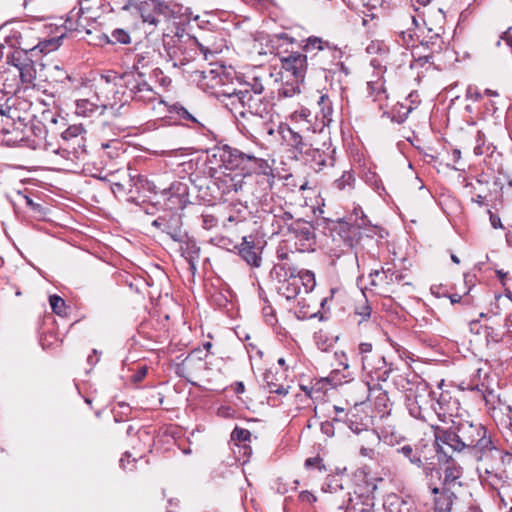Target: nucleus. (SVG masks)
Listing matches in <instances>:
<instances>
[{"label": "nucleus", "mask_w": 512, "mask_h": 512, "mask_svg": "<svg viewBox=\"0 0 512 512\" xmlns=\"http://www.w3.org/2000/svg\"><path fill=\"white\" fill-rule=\"evenodd\" d=\"M278 132L283 143L291 148L294 158L297 160L309 156V152L316 144L314 139L316 131L315 129L311 130L308 125L292 128L288 124H280Z\"/></svg>", "instance_id": "7"}, {"label": "nucleus", "mask_w": 512, "mask_h": 512, "mask_svg": "<svg viewBox=\"0 0 512 512\" xmlns=\"http://www.w3.org/2000/svg\"><path fill=\"white\" fill-rule=\"evenodd\" d=\"M278 258L282 261L276 263L271 272V278L276 282V289L279 294L287 300L295 299L300 293V280L297 279V266L293 265L291 255L278 251Z\"/></svg>", "instance_id": "5"}, {"label": "nucleus", "mask_w": 512, "mask_h": 512, "mask_svg": "<svg viewBox=\"0 0 512 512\" xmlns=\"http://www.w3.org/2000/svg\"><path fill=\"white\" fill-rule=\"evenodd\" d=\"M19 71L21 81L26 84H30L36 77V70L32 61L25 59V62L14 63Z\"/></svg>", "instance_id": "34"}, {"label": "nucleus", "mask_w": 512, "mask_h": 512, "mask_svg": "<svg viewBox=\"0 0 512 512\" xmlns=\"http://www.w3.org/2000/svg\"><path fill=\"white\" fill-rule=\"evenodd\" d=\"M436 404L438 408L433 405V411L441 420H444L447 415L452 416L458 411L460 405L458 399L452 398L448 392H442Z\"/></svg>", "instance_id": "23"}, {"label": "nucleus", "mask_w": 512, "mask_h": 512, "mask_svg": "<svg viewBox=\"0 0 512 512\" xmlns=\"http://www.w3.org/2000/svg\"><path fill=\"white\" fill-rule=\"evenodd\" d=\"M434 436L438 453L443 452V445L457 452L467 450L481 464L478 470H483L487 475L494 473L501 451L482 424L467 420L452 421L448 429L435 427Z\"/></svg>", "instance_id": "1"}, {"label": "nucleus", "mask_w": 512, "mask_h": 512, "mask_svg": "<svg viewBox=\"0 0 512 512\" xmlns=\"http://www.w3.org/2000/svg\"><path fill=\"white\" fill-rule=\"evenodd\" d=\"M1 143L8 146H22L37 149V140H31L27 133V124L19 116L16 108L0 104Z\"/></svg>", "instance_id": "3"}, {"label": "nucleus", "mask_w": 512, "mask_h": 512, "mask_svg": "<svg viewBox=\"0 0 512 512\" xmlns=\"http://www.w3.org/2000/svg\"><path fill=\"white\" fill-rule=\"evenodd\" d=\"M138 1L139 0H123L122 1L123 5L121 6V9L124 11H128L135 5H138Z\"/></svg>", "instance_id": "62"}, {"label": "nucleus", "mask_w": 512, "mask_h": 512, "mask_svg": "<svg viewBox=\"0 0 512 512\" xmlns=\"http://www.w3.org/2000/svg\"><path fill=\"white\" fill-rule=\"evenodd\" d=\"M456 498L455 494L450 490L449 487H443L441 495L434 499V511L435 512H450L453 499Z\"/></svg>", "instance_id": "30"}, {"label": "nucleus", "mask_w": 512, "mask_h": 512, "mask_svg": "<svg viewBox=\"0 0 512 512\" xmlns=\"http://www.w3.org/2000/svg\"><path fill=\"white\" fill-rule=\"evenodd\" d=\"M280 378L281 376H279L277 372H274L271 369L266 370L263 374V382L269 393L285 396L288 394V387H284L279 383Z\"/></svg>", "instance_id": "27"}, {"label": "nucleus", "mask_w": 512, "mask_h": 512, "mask_svg": "<svg viewBox=\"0 0 512 512\" xmlns=\"http://www.w3.org/2000/svg\"><path fill=\"white\" fill-rule=\"evenodd\" d=\"M217 156L227 169L244 171L246 184L243 193L261 200L272 190L275 181L274 169L258 153L223 145L216 149L214 157Z\"/></svg>", "instance_id": "2"}, {"label": "nucleus", "mask_w": 512, "mask_h": 512, "mask_svg": "<svg viewBox=\"0 0 512 512\" xmlns=\"http://www.w3.org/2000/svg\"><path fill=\"white\" fill-rule=\"evenodd\" d=\"M183 250V254L187 259L191 269H196V262L200 257V247L197 245L196 241L193 239H185L184 246H181Z\"/></svg>", "instance_id": "32"}, {"label": "nucleus", "mask_w": 512, "mask_h": 512, "mask_svg": "<svg viewBox=\"0 0 512 512\" xmlns=\"http://www.w3.org/2000/svg\"><path fill=\"white\" fill-rule=\"evenodd\" d=\"M240 257L251 267H260L262 263V246L255 243L252 236L243 237L238 246Z\"/></svg>", "instance_id": "18"}, {"label": "nucleus", "mask_w": 512, "mask_h": 512, "mask_svg": "<svg viewBox=\"0 0 512 512\" xmlns=\"http://www.w3.org/2000/svg\"><path fill=\"white\" fill-rule=\"evenodd\" d=\"M154 56V50H147L141 53H137L135 55L131 71H140V69L151 66L153 64Z\"/></svg>", "instance_id": "38"}, {"label": "nucleus", "mask_w": 512, "mask_h": 512, "mask_svg": "<svg viewBox=\"0 0 512 512\" xmlns=\"http://www.w3.org/2000/svg\"><path fill=\"white\" fill-rule=\"evenodd\" d=\"M57 41H58V40H56V39H51V40H49V41H46V42L42 43L43 47L41 48V50H42V51H43V50H48V51H50V50L55 49V48H56V43H57Z\"/></svg>", "instance_id": "63"}, {"label": "nucleus", "mask_w": 512, "mask_h": 512, "mask_svg": "<svg viewBox=\"0 0 512 512\" xmlns=\"http://www.w3.org/2000/svg\"><path fill=\"white\" fill-rule=\"evenodd\" d=\"M135 184L136 185L140 184V188L147 189L148 191L153 192L155 194L158 193L156 185L153 182L149 181L143 175H138L137 176V182Z\"/></svg>", "instance_id": "53"}, {"label": "nucleus", "mask_w": 512, "mask_h": 512, "mask_svg": "<svg viewBox=\"0 0 512 512\" xmlns=\"http://www.w3.org/2000/svg\"><path fill=\"white\" fill-rule=\"evenodd\" d=\"M111 43L128 44L131 41L130 35L123 29H116L111 34Z\"/></svg>", "instance_id": "47"}, {"label": "nucleus", "mask_w": 512, "mask_h": 512, "mask_svg": "<svg viewBox=\"0 0 512 512\" xmlns=\"http://www.w3.org/2000/svg\"><path fill=\"white\" fill-rule=\"evenodd\" d=\"M482 94L478 91L477 87L474 86H468L466 90V98L470 99L472 101H479L482 99Z\"/></svg>", "instance_id": "54"}, {"label": "nucleus", "mask_w": 512, "mask_h": 512, "mask_svg": "<svg viewBox=\"0 0 512 512\" xmlns=\"http://www.w3.org/2000/svg\"><path fill=\"white\" fill-rule=\"evenodd\" d=\"M251 436V432L248 429L238 426H236L231 433V439L233 441L243 443L245 455L251 454V448L246 445V443L250 441Z\"/></svg>", "instance_id": "39"}, {"label": "nucleus", "mask_w": 512, "mask_h": 512, "mask_svg": "<svg viewBox=\"0 0 512 512\" xmlns=\"http://www.w3.org/2000/svg\"><path fill=\"white\" fill-rule=\"evenodd\" d=\"M281 65L282 69L285 72L291 73L297 81H303L308 67L310 66L308 53L302 54L298 51L291 52L281 57Z\"/></svg>", "instance_id": "15"}, {"label": "nucleus", "mask_w": 512, "mask_h": 512, "mask_svg": "<svg viewBox=\"0 0 512 512\" xmlns=\"http://www.w3.org/2000/svg\"><path fill=\"white\" fill-rule=\"evenodd\" d=\"M176 112L177 114L182 118V119H185V120H188V121H192V122H195L197 123L198 121L194 118V116L192 114H190L188 112V110L184 107H179V108H176Z\"/></svg>", "instance_id": "57"}, {"label": "nucleus", "mask_w": 512, "mask_h": 512, "mask_svg": "<svg viewBox=\"0 0 512 512\" xmlns=\"http://www.w3.org/2000/svg\"><path fill=\"white\" fill-rule=\"evenodd\" d=\"M303 51L308 53L310 66L314 70H329L331 65L342 58L339 48L316 36L307 38Z\"/></svg>", "instance_id": "6"}, {"label": "nucleus", "mask_w": 512, "mask_h": 512, "mask_svg": "<svg viewBox=\"0 0 512 512\" xmlns=\"http://www.w3.org/2000/svg\"><path fill=\"white\" fill-rule=\"evenodd\" d=\"M200 219L202 227L206 230H210L218 225V219L212 214L203 213Z\"/></svg>", "instance_id": "51"}, {"label": "nucleus", "mask_w": 512, "mask_h": 512, "mask_svg": "<svg viewBox=\"0 0 512 512\" xmlns=\"http://www.w3.org/2000/svg\"><path fill=\"white\" fill-rule=\"evenodd\" d=\"M85 132L82 125H71L65 131L62 132V138L66 141L75 140V142L80 146L83 141L82 134Z\"/></svg>", "instance_id": "41"}, {"label": "nucleus", "mask_w": 512, "mask_h": 512, "mask_svg": "<svg viewBox=\"0 0 512 512\" xmlns=\"http://www.w3.org/2000/svg\"><path fill=\"white\" fill-rule=\"evenodd\" d=\"M335 148L331 145L323 143V148L313 147L309 152V156H305L302 161L309 165L315 172H320L327 167L334 166Z\"/></svg>", "instance_id": "13"}, {"label": "nucleus", "mask_w": 512, "mask_h": 512, "mask_svg": "<svg viewBox=\"0 0 512 512\" xmlns=\"http://www.w3.org/2000/svg\"><path fill=\"white\" fill-rule=\"evenodd\" d=\"M355 314L360 316L359 323L364 320H367L371 315V307L368 304L367 300L363 301L361 304L355 307Z\"/></svg>", "instance_id": "50"}, {"label": "nucleus", "mask_w": 512, "mask_h": 512, "mask_svg": "<svg viewBox=\"0 0 512 512\" xmlns=\"http://www.w3.org/2000/svg\"><path fill=\"white\" fill-rule=\"evenodd\" d=\"M431 292H432V294H434V295H435V296H437V297H447V295H448V294L443 290V288H442V287H440V286H438V287H437V286H433V287H431Z\"/></svg>", "instance_id": "64"}, {"label": "nucleus", "mask_w": 512, "mask_h": 512, "mask_svg": "<svg viewBox=\"0 0 512 512\" xmlns=\"http://www.w3.org/2000/svg\"><path fill=\"white\" fill-rule=\"evenodd\" d=\"M297 279L300 280L299 285L301 291L304 290L305 293H309L315 287L316 281L314 273L309 270L299 269L297 267L296 273Z\"/></svg>", "instance_id": "37"}, {"label": "nucleus", "mask_w": 512, "mask_h": 512, "mask_svg": "<svg viewBox=\"0 0 512 512\" xmlns=\"http://www.w3.org/2000/svg\"><path fill=\"white\" fill-rule=\"evenodd\" d=\"M362 368L372 380L385 382L393 371V364L387 363L385 357L376 353L362 358Z\"/></svg>", "instance_id": "12"}, {"label": "nucleus", "mask_w": 512, "mask_h": 512, "mask_svg": "<svg viewBox=\"0 0 512 512\" xmlns=\"http://www.w3.org/2000/svg\"><path fill=\"white\" fill-rule=\"evenodd\" d=\"M163 232L170 236L175 242H184L187 233L182 229V217L178 213H169L165 218Z\"/></svg>", "instance_id": "21"}, {"label": "nucleus", "mask_w": 512, "mask_h": 512, "mask_svg": "<svg viewBox=\"0 0 512 512\" xmlns=\"http://www.w3.org/2000/svg\"><path fill=\"white\" fill-rule=\"evenodd\" d=\"M118 102L116 100L107 98L105 101L100 103L93 102L89 99H79L76 101V113L84 117H92L95 115H102L105 110H117L116 106Z\"/></svg>", "instance_id": "17"}, {"label": "nucleus", "mask_w": 512, "mask_h": 512, "mask_svg": "<svg viewBox=\"0 0 512 512\" xmlns=\"http://www.w3.org/2000/svg\"><path fill=\"white\" fill-rule=\"evenodd\" d=\"M299 500L303 503L312 504L316 501V497L309 491H302L299 494Z\"/></svg>", "instance_id": "58"}, {"label": "nucleus", "mask_w": 512, "mask_h": 512, "mask_svg": "<svg viewBox=\"0 0 512 512\" xmlns=\"http://www.w3.org/2000/svg\"><path fill=\"white\" fill-rule=\"evenodd\" d=\"M444 41L439 32L432 33V29H429V34L424 36L418 46L420 50H429L430 54L439 53L442 51Z\"/></svg>", "instance_id": "28"}, {"label": "nucleus", "mask_w": 512, "mask_h": 512, "mask_svg": "<svg viewBox=\"0 0 512 512\" xmlns=\"http://www.w3.org/2000/svg\"><path fill=\"white\" fill-rule=\"evenodd\" d=\"M221 70L222 67L217 69H209V70H192L191 73L198 75V81L204 82L203 85L211 86L218 84L221 82Z\"/></svg>", "instance_id": "31"}, {"label": "nucleus", "mask_w": 512, "mask_h": 512, "mask_svg": "<svg viewBox=\"0 0 512 512\" xmlns=\"http://www.w3.org/2000/svg\"><path fill=\"white\" fill-rule=\"evenodd\" d=\"M50 306L52 308V311L58 315H62L65 310V302L64 300L58 296V295H51L49 297Z\"/></svg>", "instance_id": "46"}, {"label": "nucleus", "mask_w": 512, "mask_h": 512, "mask_svg": "<svg viewBox=\"0 0 512 512\" xmlns=\"http://www.w3.org/2000/svg\"><path fill=\"white\" fill-rule=\"evenodd\" d=\"M165 218H166V215H163V216H159L157 219H155L153 222H152V225L158 229H160L162 232H163V228L165 226Z\"/></svg>", "instance_id": "61"}, {"label": "nucleus", "mask_w": 512, "mask_h": 512, "mask_svg": "<svg viewBox=\"0 0 512 512\" xmlns=\"http://www.w3.org/2000/svg\"><path fill=\"white\" fill-rule=\"evenodd\" d=\"M153 74L156 78H158V76L161 75V78L159 79L161 86L167 87L171 83V79L167 76H164L161 69H159V68L154 69Z\"/></svg>", "instance_id": "59"}, {"label": "nucleus", "mask_w": 512, "mask_h": 512, "mask_svg": "<svg viewBox=\"0 0 512 512\" xmlns=\"http://www.w3.org/2000/svg\"><path fill=\"white\" fill-rule=\"evenodd\" d=\"M125 183H122L120 181H112L111 182V189L114 194L116 193H122L125 192L127 189V186H132V182H134L135 177L131 176L130 174L126 176Z\"/></svg>", "instance_id": "48"}, {"label": "nucleus", "mask_w": 512, "mask_h": 512, "mask_svg": "<svg viewBox=\"0 0 512 512\" xmlns=\"http://www.w3.org/2000/svg\"><path fill=\"white\" fill-rule=\"evenodd\" d=\"M359 353L361 355V359L365 357V355H374L375 353L372 351V344L363 342L359 345Z\"/></svg>", "instance_id": "56"}, {"label": "nucleus", "mask_w": 512, "mask_h": 512, "mask_svg": "<svg viewBox=\"0 0 512 512\" xmlns=\"http://www.w3.org/2000/svg\"><path fill=\"white\" fill-rule=\"evenodd\" d=\"M335 422H343L347 427L354 432L356 435H360L362 432L369 428L368 423L363 422L359 418L358 414L350 410L345 414V417H333Z\"/></svg>", "instance_id": "24"}, {"label": "nucleus", "mask_w": 512, "mask_h": 512, "mask_svg": "<svg viewBox=\"0 0 512 512\" xmlns=\"http://www.w3.org/2000/svg\"><path fill=\"white\" fill-rule=\"evenodd\" d=\"M126 91H113V100L118 102V108L123 107L128 101L133 100L142 103H153L159 98V94L146 81L142 71H127L119 76Z\"/></svg>", "instance_id": "4"}, {"label": "nucleus", "mask_w": 512, "mask_h": 512, "mask_svg": "<svg viewBox=\"0 0 512 512\" xmlns=\"http://www.w3.org/2000/svg\"><path fill=\"white\" fill-rule=\"evenodd\" d=\"M288 234L295 240L296 249L299 251L313 250L315 245V228L311 222L297 219L291 222Z\"/></svg>", "instance_id": "11"}, {"label": "nucleus", "mask_w": 512, "mask_h": 512, "mask_svg": "<svg viewBox=\"0 0 512 512\" xmlns=\"http://www.w3.org/2000/svg\"><path fill=\"white\" fill-rule=\"evenodd\" d=\"M355 185L356 178L353 171H344L342 176L333 182V188L342 195H350Z\"/></svg>", "instance_id": "29"}, {"label": "nucleus", "mask_w": 512, "mask_h": 512, "mask_svg": "<svg viewBox=\"0 0 512 512\" xmlns=\"http://www.w3.org/2000/svg\"><path fill=\"white\" fill-rule=\"evenodd\" d=\"M489 215L490 224L494 229L503 228L501 219L498 215L492 213L491 211H489Z\"/></svg>", "instance_id": "60"}, {"label": "nucleus", "mask_w": 512, "mask_h": 512, "mask_svg": "<svg viewBox=\"0 0 512 512\" xmlns=\"http://www.w3.org/2000/svg\"><path fill=\"white\" fill-rule=\"evenodd\" d=\"M228 94L237 100V106L246 108V110L236 111L241 117H245L247 113L263 117L269 112V102L265 101L262 94L251 93L248 89H234L232 93Z\"/></svg>", "instance_id": "10"}, {"label": "nucleus", "mask_w": 512, "mask_h": 512, "mask_svg": "<svg viewBox=\"0 0 512 512\" xmlns=\"http://www.w3.org/2000/svg\"><path fill=\"white\" fill-rule=\"evenodd\" d=\"M358 436L360 455L369 459H375L377 455L375 448L381 443L380 435L374 429L368 428Z\"/></svg>", "instance_id": "20"}, {"label": "nucleus", "mask_w": 512, "mask_h": 512, "mask_svg": "<svg viewBox=\"0 0 512 512\" xmlns=\"http://www.w3.org/2000/svg\"><path fill=\"white\" fill-rule=\"evenodd\" d=\"M155 13L159 19L162 16L165 19L174 18L180 13L181 8L177 4H167L165 2L155 0Z\"/></svg>", "instance_id": "33"}, {"label": "nucleus", "mask_w": 512, "mask_h": 512, "mask_svg": "<svg viewBox=\"0 0 512 512\" xmlns=\"http://www.w3.org/2000/svg\"><path fill=\"white\" fill-rule=\"evenodd\" d=\"M198 45L196 40L184 42L180 39L173 40L172 44H168L166 51L173 67H179L184 71L191 72L193 69L190 66L198 56Z\"/></svg>", "instance_id": "9"}, {"label": "nucleus", "mask_w": 512, "mask_h": 512, "mask_svg": "<svg viewBox=\"0 0 512 512\" xmlns=\"http://www.w3.org/2000/svg\"><path fill=\"white\" fill-rule=\"evenodd\" d=\"M244 87V89H248L251 93L263 94L265 89L264 78L260 75H254L245 82Z\"/></svg>", "instance_id": "42"}, {"label": "nucleus", "mask_w": 512, "mask_h": 512, "mask_svg": "<svg viewBox=\"0 0 512 512\" xmlns=\"http://www.w3.org/2000/svg\"><path fill=\"white\" fill-rule=\"evenodd\" d=\"M433 401L434 398L430 391L426 394H416L413 399L408 400L409 414L416 419L428 422L432 416Z\"/></svg>", "instance_id": "16"}, {"label": "nucleus", "mask_w": 512, "mask_h": 512, "mask_svg": "<svg viewBox=\"0 0 512 512\" xmlns=\"http://www.w3.org/2000/svg\"><path fill=\"white\" fill-rule=\"evenodd\" d=\"M388 402H389V398L387 396V393L386 392H381L377 398H376V402H375V405H376V408L382 412V413H386L388 412L387 411V408H388Z\"/></svg>", "instance_id": "52"}, {"label": "nucleus", "mask_w": 512, "mask_h": 512, "mask_svg": "<svg viewBox=\"0 0 512 512\" xmlns=\"http://www.w3.org/2000/svg\"><path fill=\"white\" fill-rule=\"evenodd\" d=\"M221 171H215L211 176V184L216 189L214 198L227 201L228 196L244 192L245 189V175L244 171L227 169L222 163Z\"/></svg>", "instance_id": "8"}, {"label": "nucleus", "mask_w": 512, "mask_h": 512, "mask_svg": "<svg viewBox=\"0 0 512 512\" xmlns=\"http://www.w3.org/2000/svg\"><path fill=\"white\" fill-rule=\"evenodd\" d=\"M134 7L139 11L143 22L153 26H157L160 22L155 13V0L138 1V5Z\"/></svg>", "instance_id": "26"}, {"label": "nucleus", "mask_w": 512, "mask_h": 512, "mask_svg": "<svg viewBox=\"0 0 512 512\" xmlns=\"http://www.w3.org/2000/svg\"><path fill=\"white\" fill-rule=\"evenodd\" d=\"M396 452L405 457L412 465L423 467V448L421 446L405 444L396 448Z\"/></svg>", "instance_id": "25"}, {"label": "nucleus", "mask_w": 512, "mask_h": 512, "mask_svg": "<svg viewBox=\"0 0 512 512\" xmlns=\"http://www.w3.org/2000/svg\"><path fill=\"white\" fill-rule=\"evenodd\" d=\"M370 277L372 278L371 284L373 286H384L387 292H393L391 286L399 284L404 279V275L400 271H396L392 268L385 269L384 267L380 270L371 271Z\"/></svg>", "instance_id": "19"}, {"label": "nucleus", "mask_w": 512, "mask_h": 512, "mask_svg": "<svg viewBox=\"0 0 512 512\" xmlns=\"http://www.w3.org/2000/svg\"><path fill=\"white\" fill-rule=\"evenodd\" d=\"M272 226V234H281L286 229L289 231L291 222H294L290 212L284 211L282 208L273 210L266 218Z\"/></svg>", "instance_id": "22"}, {"label": "nucleus", "mask_w": 512, "mask_h": 512, "mask_svg": "<svg viewBox=\"0 0 512 512\" xmlns=\"http://www.w3.org/2000/svg\"><path fill=\"white\" fill-rule=\"evenodd\" d=\"M461 474H462V471H461L460 467H457L455 465L448 466L444 470V480H443L444 487H448L452 483H454L457 479L460 478Z\"/></svg>", "instance_id": "43"}, {"label": "nucleus", "mask_w": 512, "mask_h": 512, "mask_svg": "<svg viewBox=\"0 0 512 512\" xmlns=\"http://www.w3.org/2000/svg\"><path fill=\"white\" fill-rule=\"evenodd\" d=\"M334 423H336L333 419L332 421H325L321 423V432L328 437H332L334 435Z\"/></svg>", "instance_id": "55"}, {"label": "nucleus", "mask_w": 512, "mask_h": 512, "mask_svg": "<svg viewBox=\"0 0 512 512\" xmlns=\"http://www.w3.org/2000/svg\"><path fill=\"white\" fill-rule=\"evenodd\" d=\"M37 120L48 129L49 126L57 124L58 116L51 110H44Z\"/></svg>", "instance_id": "45"}, {"label": "nucleus", "mask_w": 512, "mask_h": 512, "mask_svg": "<svg viewBox=\"0 0 512 512\" xmlns=\"http://www.w3.org/2000/svg\"><path fill=\"white\" fill-rule=\"evenodd\" d=\"M306 469H317L319 471H326L323 459L320 456L310 457L305 460Z\"/></svg>", "instance_id": "49"}, {"label": "nucleus", "mask_w": 512, "mask_h": 512, "mask_svg": "<svg viewBox=\"0 0 512 512\" xmlns=\"http://www.w3.org/2000/svg\"><path fill=\"white\" fill-rule=\"evenodd\" d=\"M47 132L48 129L37 120V117L33 119L30 126L27 125V133L30 135L31 140L38 141L37 148L41 146L42 140L46 138Z\"/></svg>", "instance_id": "36"}, {"label": "nucleus", "mask_w": 512, "mask_h": 512, "mask_svg": "<svg viewBox=\"0 0 512 512\" xmlns=\"http://www.w3.org/2000/svg\"><path fill=\"white\" fill-rule=\"evenodd\" d=\"M317 106L320 110L321 121L323 125L329 124L332 119V102L326 94H321L317 100Z\"/></svg>", "instance_id": "35"}, {"label": "nucleus", "mask_w": 512, "mask_h": 512, "mask_svg": "<svg viewBox=\"0 0 512 512\" xmlns=\"http://www.w3.org/2000/svg\"><path fill=\"white\" fill-rule=\"evenodd\" d=\"M301 82L302 81H297L295 78L292 82L287 81L278 89V96L283 98H290L300 93Z\"/></svg>", "instance_id": "40"}, {"label": "nucleus", "mask_w": 512, "mask_h": 512, "mask_svg": "<svg viewBox=\"0 0 512 512\" xmlns=\"http://www.w3.org/2000/svg\"><path fill=\"white\" fill-rule=\"evenodd\" d=\"M161 194L171 210H182L190 203L189 187L181 181L173 182L168 189L161 190Z\"/></svg>", "instance_id": "14"}, {"label": "nucleus", "mask_w": 512, "mask_h": 512, "mask_svg": "<svg viewBox=\"0 0 512 512\" xmlns=\"http://www.w3.org/2000/svg\"><path fill=\"white\" fill-rule=\"evenodd\" d=\"M412 55L414 57V61L411 64V67H423L426 63H429L433 57L430 53L424 54L419 47H414Z\"/></svg>", "instance_id": "44"}]
</instances>
